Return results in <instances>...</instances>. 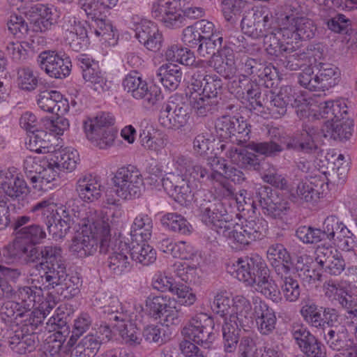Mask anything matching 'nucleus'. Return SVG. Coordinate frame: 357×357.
<instances>
[{
	"mask_svg": "<svg viewBox=\"0 0 357 357\" xmlns=\"http://www.w3.org/2000/svg\"><path fill=\"white\" fill-rule=\"evenodd\" d=\"M315 102L318 104L319 114L323 119H326L329 122L334 121L335 119L342 116H347V109L346 104L341 100H322Z\"/></svg>",
	"mask_w": 357,
	"mask_h": 357,
	"instance_id": "f704fd0d",
	"label": "nucleus"
},
{
	"mask_svg": "<svg viewBox=\"0 0 357 357\" xmlns=\"http://www.w3.org/2000/svg\"><path fill=\"white\" fill-rule=\"evenodd\" d=\"M76 192L83 201L98 200L102 195L100 181L91 174L83 176L77 182Z\"/></svg>",
	"mask_w": 357,
	"mask_h": 357,
	"instance_id": "5701e85b",
	"label": "nucleus"
},
{
	"mask_svg": "<svg viewBox=\"0 0 357 357\" xmlns=\"http://www.w3.org/2000/svg\"><path fill=\"white\" fill-rule=\"evenodd\" d=\"M6 178L3 192L13 199L22 196L24 199L29 192L25 181L18 176H15L11 172L6 173Z\"/></svg>",
	"mask_w": 357,
	"mask_h": 357,
	"instance_id": "79ce46f5",
	"label": "nucleus"
},
{
	"mask_svg": "<svg viewBox=\"0 0 357 357\" xmlns=\"http://www.w3.org/2000/svg\"><path fill=\"white\" fill-rule=\"evenodd\" d=\"M344 320L343 316L341 315L336 309L333 307H324L320 328H322L324 331L345 326L343 323Z\"/></svg>",
	"mask_w": 357,
	"mask_h": 357,
	"instance_id": "13d9d810",
	"label": "nucleus"
},
{
	"mask_svg": "<svg viewBox=\"0 0 357 357\" xmlns=\"http://www.w3.org/2000/svg\"><path fill=\"white\" fill-rule=\"evenodd\" d=\"M80 284L81 281L77 276L68 275L56 293L60 300H70L79 294Z\"/></svg>",
	"mask_w": 357,
	"mask_h": 357,
	"instance_id": "5fc2aeb1",
	"label": "nucleus"
},
{
	"mask_svg": "<svg viewBox=\"0 0 357 357\" xmlns=\"http://www.w3.org/2000/svg\"><path fill=\"white\" fill-rule=\"evenodd\" d=\"M231 268L238 280L250 286L269 273L265 261L257 254L238 258L232 264Z\"/></svg>",
	"mask_w": 357,
	"mask_h": 357,
	"instance_id": "0eeeda50",
	"label": "nucleus"
},
{
	"mask_svg": "<svg viewBox=\"0 0 357 357\" xmlns=\"http://www.w3.org/2000/svg\"><path fill=\"white\" fill-rule=\"evenodd\" d=\"M40 163H42V169L40 172L41 181H45L47 183H50L59 176L61 168L50 154L40 161Z\"/></svg>",
	"mask_w": 357,
	"mask_h": 357,
	"instance_id": "774afa93",
	"label": "nucleus"
},
{
	"mask_svg": "<svg viewBox=\"0 0 357 357\" xmlns=\"http://www.w3.org/2000/svg\"><path fill=\"white\" fill-rule=\"evenodd\" d=\"M182 78L183 73L181 67L172 63L162 65L158 68L155 77L156 81L172 91L178 88Z\"/></svg>",
	"mask_w": 357,
	"mask_h": 357,
	"instance_id": "bb28decb",
	"label": "nucleus"
},
{
	"mask_svg": "<svg viewBox=\"0 0 357 357\" xmlns=\"http://www.w3.org/2000/svg\"><path fill=\"white\" fill-rule=\"evenodd\" d=\"M292 20L300 40H310L316 36L317 27L311 19L305 17H293Z\"/></svg>",
	"mask_w": 357,
	"mask_h": 357,
	"instance_id": "09e8293b",
	"label": "nucleus"
},
{
	"mask_svg": "<svg viewBox=\"0 0 357 357\" xmlns=\"http://www.w3.org/2000/svg\"><path fill=\"white\" fill-rule=\"evenodd\" d=\"M44 328L49 332L55 331V334L61 335V338L68 336L70 333V328L67 325L64 314L53 315L46 322Z\"/></svg>",
	"mask_w": 357,
	"mask_h": 357,
	"instance_id": "69168bd1",
	"label": "nucleus"
},
{
	"mask_svg": "<svg viewBox=\"0 0 357 357\" xmlns=\"http://www.w3.org/2000/svg\"><path fill=\"white\" fill-rule=\"evenodd\" d=\"M62 29L65 40L73 51L79 52L86 47L89 44L88 31L84 24L75 16L65 15Z\"/></svg>",
	"mask_w": 357,
	"mask_h": 357,
	"instance_id": "4468645a",
	"label": "nucleus"
},
{
	"mask_svg": "<svg viewBox=\"0 0 357 357\" xmlns=\"http://www.w3.org/2000/svg\"><path fill=\"white\" fill-rule=\"evenodd\" d=\"M218 227L222 236L236 244V248L250 244L252 241L261 239L266 234L267 222L263 219L245 220L241 225L230 222H220Z\"/></svg>",
	"mask_w": 357,
	"mask_h": 357,
	"instance_id": "7ed1b4c3",
	"label": "nucleus"
},
{
	"mask_svg": "<svg viewBox=\"0 0 357 357\" xmlns=\"http://www.w3.org/2000/svg\"><path fill=\"white\" fill-rule=\"evenodd\" d=\"M116 195L124 200L136 199L141 195L143 178L135 166L120 168L113 178Z\"/></svg>",
	"mask_w": 357,
	"mask_h": 357,
	"instance_id": "39448f33",
	"label": "nucleus"
},
{
	"mask_svg": "<svg viewBox=\"0 0 357 357\" xmlns=\"http://www.w3.org/2000/svg\"><path fill=\"white\" fill-rule=\"evenodd\" d=\"M70 251L83 258L94 255L99 248L100 253H108L110 249V229L103 220L90 222L83 220L75 226Z\"/></svg>",
	"mask_w": 357,
	"mask_h": 357,
	"instance_id": "f257e3e1",
	"label": "nucleus"
},
{
	"mask_svg": "<svg viewBox=\"0 0 357 357\" xmlns=\"http://www.w3.org/2000/svg\"><path fill=\"white\" fill-rule=\"evenodd\" d=\"M165 57L169 61L178 62L185 66H191L195 61L193 52L176 44L168 47L165 52Z\"/></svg>",
	"mask_w": 357,
	"mask_h": 357,
	"instance_id": "a18cd8bd",
	"label": "nucleus"
},
{
	"mask_svg": "<svg viewBox=\"0 0 357 357\" xmlns=\"http://www.w3.org/2000/svg\"><path fill=\"white\" fill-rule=\"evenodd\" d=\"M123 85L124 89L130 93L134 98L143 100L148 105H154L162 98L160 89L155 86L149 88L147 83L142 80L137 72L127 75Z\"/></svg>",
	"mask_w": 357,
	"mask_h": 357,
	"instance_id": "1a4fd4ad",
	"label": "nucleus"
},
{
	"mask_svg": "<svg viewBox=\"0 0 357 357\" xmlns=\"http://www.w3.org/2000/svg\"><path fill=\"white\" fill-rule=\"evenodd\" d=\"M63 217L65 219L60 218L56 221L54 218V215L51 216H47L46 225L50 235L52 236V238L55 241L63 238L66 236L71 227V220L69 215H64L66 211H63Z\"/></svg>",
	"mask_w": 357,
	"mask_h": 357,
	"instance_id": "a19ab883",
	"label": "nucleus"
},
{
	"mask_svg": "<svg viewBox=\"0 0 357 357\" xmlns=\"http://www.w3.org/2000/svg\"><path fill=\"white\" fill-rule=\"evenodd\" d=\"M235 206L237 208L238 211L243 213V215H245L244 213L245 208L244 205L251 207L255 213V210L257 209V206L261 208L262 211L264 214H266L274 218H280L282 215L285 214L289 208L287 206L288 202H234Z\"/></svg>",
	"mask_w": 357,
	"mask_h": 357,
	"instance_id": "2f4dec72",
	"label": "nucleus"
},
{
	"mask_svg": "<svg viewBox=\"0 0 357 357\" xmlns=\"http://www.w3.org/2000/svg\"><path fill=\"white\" fill-rule=\"evenodd\" d=\"M209 66L225 78H230L235 73V57L231 49L224 47L213 54L208 61Z\"/></svg>",
	"mask_w": 357,
	"mask_h": 357,
	"instance_id": "412c9836",
	"label": "nucleus"
},
{
	"mask_svg": "<svg viewBox=\"0 0 357 357\" xmlns=\"http://www.w3.org/2000/svg\"><path fill=\"white\" fill-rule=\"evenodd\" d=\"M254 317L259 333L263 335L273 333L275 328L277 318L274 310L263 301L256 303Z\"/></svg>",
	"mask_w": 357,
	"mask_h": 357,
	"instance_id": "4be33fe9",
	"label": "nucleus"
},
{
	"mask_svg": "<svg viewBox=\"0 0 357 357\" xmlns=\"http://www.w3.org/2000/svg\"><path fill=\"white\" fill-rule=\"evenodd\" d=\"M50 155L61 169H66L69 172L73 171L79 161L77 151L70 148L56 149L54 153Z\"/></svg>",
	"mask_w": 357,
	"mask_h": 357,
	"instance_id": "58836bf2",
	"label": "nucleus"
},
{
	"mask_svg": "<svg viewBox=\"0 0 357 357\" xmlns=\"http://www.w3.org/2000/svg\"><path fill=\"white\" fill-rule=\"evenodd\" d=\"M96 305L102 310V313L109 321H128L129 314L119 298L107 293L98 294L96 298Z\"/></svg>",
	"mask_w": 357,
	"mask_h": 357,
	"instance_id": "2eb2a0df",
	"label": "nucleus"
},
{
	"mask_svg": "<svg viewBox=\"0 0 357 357\" xmlns=\"http://www.w3.org/2000/svg\"><path fill=\"white\" fill-rule=\"evenodd\" d=\"M253 286L257 291L273 302L279 303L282 300L280 290L275 281L270 278L269 273L256 282Z\"/></svg>",
	"mask_w": 357,
	"mask_h": 357,
	"instance_id": "de8ad7c7",
	"label": "nucleus"
},
{
	"mask_svg": "<svg viewBox=\"0 0 357 357\" xmlns=\"http://www.w3.org/2000/svg\"><path fill=\"white\" fill-rule=\"evenodd\" d=\"M83 78L88 86L98 93H104L110 88V83L107 82L98 67L94 70H87Z\"/></svg>",
	"mask_w": 357,
	"mask_h": 357,
	"instance_id": "3c124183",
	"label": "nucleus"
},
{
	"mask_svg": "<svg viewBox=\"0 0 357 357\" xmlns=\"http://www.w3.org/2000/svg\"><path fill=\"white\" fill-rule=\"evenodd\" d=\"M131 259L136 263L148 266L156 259V252L146 243L131 241L130 244Z\"/></svg>",
	"mask_w": 357,
	"mask_h": 357,
	"instance_id": "e433bc0d",
	"label": "nucleus"
},
{
	"mask_svg": "<svg viewBox=\"0 0 357 357\" xmlns=\"http://www.w3.org/2000/svg\"><path fill=\"white\" fill-rule=\"evenodd\" d=\"M280 293L287 301L296 302L298 300L301 288L296 279L291 276H285L280 284Z\"/></svg>",
	"mask_w": 357,
	"mask_h": 357,
	"instance_id": "bf43d9fd",
	"label": "nucleus"
},
{
	"mask_svg": "<svg viewBox=\"0 0 357 357\" xmlns=\"http://www.w3.org/2000/svg\"><path fill=\"white\" fill-rule=\"evenodd\" d=\"M90 30L102 43L114 45L118 38L117 30L112 22L102 16L92 21Z\"/></svg>",
	"mask_w": 357,
	"mask_h": 357,
	"instance_id": "c756f323",
	"label": "nucleus"
},
{
	"mask_svg": "<svg viewBox=\"0 0 357 357\" xmlns=\"http://www.w3.org/2000/svg\"><path fill=\"white\" fill-rule=\"evenodd\" d=\"M29 137V142L26 144L31 151L38 153H48L50 155L52 154L56 149V147L52 144H50L51 138L52 137V134L48 133L45 130H36V132L30 134Z\"/></svg>",
	"mask_w": 357,
	"mask_h": 357,
	"instance_id": "c9c22d12",
	"label": "nucleus"
},
{
	"mask_svg": "<svg viewBox=\"0 0 357 357\" xmlns=\"http://www.w3.org/2000/svg\"><path fill=\"white\" fill-rule=\"evenodd\" d=\"M119 331L120 335L125 342L130 346L140 344L141 338L139 337L138 329L130 321H121L114 325Z\"/></svg>",
	"mask_w": 357,
	"mask_h": 357,
	"instance_id": "4d7b16f0",
	"label": "nucleus"
},
{
	"mask_svg": "<svg viewBox=\"0 0 357 357\" xmlns=\"http://www.w3.org/2000/svg\"><path fill=\"white\" fill-rule=\"evenodd\" d=\"M188 105L180 96H172L160 111L159 123L167 129H178L184 126L188 119Z\"/></svg>",
	"mask_w": 357,
	"mask_h": 357,
	"instance_id": "6e6552de",
	"label": "nucleus"
},
{
	"mask_svg": "<svg viewBox=\"0 0 357 357\" xmlns=\"http://www.w3.org/2000/svg\"><path fill=\"white\" fill-rule=\"evenodd\" d=\"M208 205L202 204L200 206V211L202 220L206 225L211 227L218 234L220 230L218 227L220 222H230L228 220V211L227 206L231 207L230 202H208Z\"/></svg>",
	"mask_w": 357,
	"mask_h": 357,
	"instance_id": "a211bd4d",
	"label": "nucleus"
},
{
	"mask_svg": "<svg viewBox=\"0 0 357 357\" xmlns=\"http://www.w3.org/2000/svg\"><path fill=\"white\" fill-rule=\"evenodd\" d=\"M70 251L83 258L94 255L99 248L100 253H108L110 249V229L103 220L90 222L83 220L75 226Z\"/></svg>",
	"mask_w": 357,
	"mask_h": 357,
	"instance_id": "f03ea898",
	"label": "nucleus"
},
{
	"mask_svg": "<svg viewBox=\"0 0 357 357\" xmlns=\"http://www.w3.org/2000/svg\"><path fill=\"white\" fill-rule=\"evenodd\" d=\"M141 144L146 149L158 153L165 147L167 143L165 137L152 136L149 131L145 130L139 134Z\"/></svg>",
	"mask_w": 357,
	"mask_h": 357,
	"instance_id": "338daca9",
	"label": "nucleus"
},
{
	"mask_svg": "<svg viewBox=\"0 0 357 357\" xmlns=\"http://www.w3.org/2000/svg\"><path fill=\"white\" fill-rule=\"evenodd\" d=\"M272 16L264 8L249 11L241 20L245 34L257 39L264 37L271 29Z\"/></svg>",
	"mask_w": 357,
	"mask_h": 357,
	"instance_id": "9b49d317",
	"label": "nucleus"
},
{
	"mask_svg": "<svg viewBox=\"0 0 357 357\" xmlns=\"http://www.w3.org/2000/svg\"><path fill=\"white\" fill-rule=\"evenodd\" d=\"M271 139L262 142H250L248 147L252 151L266 157H275L283 151V147L278 141L279 131L273 128L269 130Z\"/></svg>",
	"mask_w": 357,
	"mask_h": 357,
	"instance_id": "473e14b6",
	"label": "nucleus"
},
{
	"mask_svg": "<svg viewBox=\"0 0 357 357\" xmlns=\"http://www.w3.org/2000/svg\"><path fill=\"white\" fill-rule=\"evenodd\" d=\"M108 266L116 275L128 272L131 265L128 257L122 252L114 251L108 258Z\"/></svg>",
	"mask_w": 357,
	"mask_h": 357,
	"instance_id": "052dcab7",
	"label": "nucleus"
},
{
	"mask_svg": "<svg viewBox=\"0 0 357 357\" xmlns=\"http://www.w3.org/2000/svg\"><path fill=\"white\" fill-rule=\"evenodd\" d=\"M315 261L331 275H338L345 268L344 260L338 251L333 248L319 246L316 250Z\"/></svg>",
	"mask_w": 357,
	"mask_h": 357,
	"instance_id": "f3484780",
	"label": "nucleus"
},
{
	"mask_svg": "<svg viewBox=\"0 0 357 357\" xmlns=\"http://www.w3.org/2000/svg\"><path fill=\"white\" fill-rule=\"evenodd\" d=\"M39 282L45 290H54L56 292L68 275L66 264L40 268Z\"/></svg>",
	"mask_w": 357,
	"mask_h": 357,
	"instance_id": "393cba45",
	"label": "nucleus"
},
{
	"mask_svg": "<svg viewBox=\"0 0 357 357\" xmlns=\"http://www.w3.org/2000/svg\"><path fill=\"white\" fill-rule=\"evenodd\" d=\"M222 41L223 38L220 35H215L209 38L204 37L197 47V52L202 57H206L209 54L213 55L222 49Z\"/></svg>",
	"mask_w": 357,
	"mask_h": 357,
	"instance_id": "680f3d73",
	"label": "nucleus"
},
{
	"mask_svg": "<svg viewBox=\"0 0 357 357\" xmlns=\"http://www.w3.org/2000/svg\"><path fill=\"white\" fill-rule=\"evenodd\" d=\"M264 38L266 52L270 56L278 57L284 52H291L295 48V47L284 45L274 29L270 31Z\"/></svg>",
	"mask_w": 357,
	"mask_h": 357,
	"instance_id": "c03bdc74",
	"label": "nucleus"
},
{
	"mask_svg": "<svg viewBox=\"0 0 357 357\" xmlns=\"http://www.w3.org/2000/svg\"><path fill=\"white\" fill-rule=\"evenodd\" d=\"M158 248L162 252L175 258L188 259L192 255V248L184 241L175 243L172 239L165 238L158 242Z\"/></svg>",
	"mask_w": 357,
	"mask_h": 357,
	"instance_id": "72a5a7b5",
	"label": "nucleus"
},
{
	"mask_svg": "<svg viewBox=\"0 0 357 357\" xmlns=\"http://www.w3.org/2000/svg\"><path fill=\"white\" fill-rule=\"evenodd\" d=\"M62 248L56 245L49 244L34 246L29 244V265H34L37 271L49 266L64 264Z\"/></svg>",
	"mask_w": 357,
	"mask_h": 357,
	"instance_id": "9d476101",
	"label": "nucleus"
},
{
	"mask_svg": "<svg viewBox=\"0 0 357 357\" xmlns=\"http://www.w3.org/2000/svg\"><path fill=\"white\" fill-rule=\"evenodd\" d=\"M291 86H282L276 95L271 93L269 99L265 100V108L275 119L280 118L287 112V107L289 100L288 95H291Z\"/></svg>",
	"mask_w": 357,
	"mask_h": 357,
	"instance_id": "cd10ccee",
	"label": "nucleus"
},
{
	"mask_svg": "<svg viewBox=\"0 0 357 357\" xmlns=\"http://www.w3.org/2000/svg\"><path fill=\"white\" fill-rule=\"evenodd\" d=\"M234 308L235 312L230 314L228 321L244 330L250 328L255 319L250 302L243 296H236L234 298Z\"/></svg>",
	"mask_w": 357,
	"mask_h": 357,
	"instance_id": "aec40b11",
	"label": "nucleus"
},
{
	"mask_svg": "<svg viewBox=\"0 0 357 357\" xmlns=\"http://www.w3.org/2000/svg\"><path fill=\"white\" fill-rule=\"evenodd\" d=\"M323 332L327 345L334 351L348 350L352 345L346 326Z\"/></svg>",
	"mask_w": 357,
	"mask_h": 357,
	"instance_id": "7c9ffc66",
	"label": "nucleus"
},
{
	"mask_svg": "<svg viewBox=\"0 0 357 357\" xmlns=\"http://www.w3.org/2000/svg\"><path fill=\"white\" fill-rule=\"evenodd\" d=\"M250 125L243 118H236L235 126L232 129L230 141L237 144H244L250 139Z\"/></svg>",
	"mask_w": 357,
	"mask_h": 357,
	"instance_id": "0e129e2a",
	"label": "nucleus"
},
{
	"mask_svg": "<svg viewBox=\"0 0 357 357\" xmlns=\"http://www.w3.org/2000/svg\"><path fill=\"white\" fill-rule=\"evenodd\" d=\"M152 15L172 29L180 27L185 20L176 0H158L153 4Z\"/></svg>",
	"mask_w": 357,
	"mask_h": 357,
	"instance_id": "ddd939ff",
	"label": "nucleus"
},
{
	"mask_svg": "<svg viewBox=\"0 0 357 357\" xmlns=\"http://www.w3.org/2000/svg\"><path fill=\"white\" fill-rule=\"evenodd\" d=\"M319 129L310 126H305L300 136V151L305 153H315L320 151L316 143L319 136Z\"/></svg>",
	"mask_w": 357,
	"mask_h": 357,
	"instance_id": "37998d69",
	"label": "nucleus"
},
{
	"mask_svg": "<svg viewBox=\"0 0 357 357\" xmlns=\"http://www.w3.org/2000/svg\"><path fill=\"white\" fill-rule=\"evenodd\" d=\"M37 103L44 112L56 115L64 114L69 110L68 101L57 91H41L38 95Z\"/></svg>",
	"mask_w": 357,
	"mask_h": 357,
	"instance_id": "6ab92c4d",
	"label": "nucleus"
},
{
	"mask_svg": "<svg viewBox=\"0 0 357 357\" xmlns=\"http://www.w3.org/2000/svg\"><path fill=\"white\" fill-rule=\"evenodd\" d=\"M353 121L347 116L343 115L334 121H326L321 129L325 137L335 140L348 139L351 135Z\"/></svg>",
	"mask_w": 357,
	"mask_h": 357,
	"instance_id": "b1692460",
	"label": "nucleus"
},
{
	"mask_svg": "<svg viewBox=\"0 0 357 357\" xmlns=\"http://www.w3.org/2000/svg\"><path fill=\"white\" fill-rule=\"evenodd\" d=\"M29 244H23L15 240L0 250V264H12L18 259H23L24 264L29 265Z\"/></svg>",
	"mask_w": 357,
	"mask_h": 357,
	"instance_id": "a878e982",
	"label": "nucleus"
},
{
	"mask_svg": "<svg viewBox=\"0 0 357 357\" xmlns=\"http://www.w3.org/2000/svg\"><path fill=\"white\" fill-rule=\"evenodd\" d=\"M295 269L303 282L312 284L321 280V275L314 268H311L309 265L305 264L302 257H298Z\"/></svg>",
	"mask_w": 357,
	"mask_h": 357,
	"instance_id": "e2e57ef3",
	"label": "nucleus"
},
{
	"mask_svg": "<svg viewBox=\"0 0 357 357\" xmlns=\"http://www.w3.org/2000/svg\"><path fill=\"white\" fill-rule=\"evenodd\" d=\"M15 239L23 244H32L36 246L37 244L45 238L46 233L38 225H31L27 227H22V229L15 233Z\"/></svg>",
	"mask_w": 357,
	"mask_h": 357,
	"instance_id": "ea45409f",
	"label": "nucleus"
},
{
	"mask_svg": "<svg viewBox=\"0 0 357 357\" xmlns=\"http://www.w3.org/2000/svg\"><path fill=\"white\" fill-rule=\"evenodd\" d=\"M36 298V287L20 286L16 289L15 299L27 312L34 307Z\"/></svg>",
	"mask_w": 357,
	"mask_h": 357,
	"instance_id": "603ef678",
	"label": "nucleus"
},
{
	"mask_svg": "<svg viewBox=\"0 0 357 357\" xmlns=\"http://www.w3.org/2000/svg\"><path fill=\"white\" fill-rule=\"evenodd\" d=\"M41 70L50 77L63 79L70 75L72 63L68 56L59 55L54 51H44L37 59Z\"/></svg>",
	"mask_w": 357,
	"mask_h": 357,
	"instance_id": "f8f14e48",
	"label": "nucleus"
},
{
	"mask_svg": "<svg viewBox=\"0 0 357 357\" xmlns=\"http://www.w3.org/2000/svg\"><path fill=\"white\" fill-rule=\"evenodd\" d=\"M324 307H319L312 301H307L302 306L300 312L304 320L311 326L315 328L321 327L322 321L321 312H323Z\"/></svg>",
	"mask_w": 357,
	"mask_h": 357,
	"instance_id": "864d4df0",
	"label": "nucleus"
},
{
	"mask_svg": "<svg viewBox=\"0 0 357 357\" xmlns=\"http://www.w3.org/2000/svg\"><path fill=\"white\" fill-rule=\"evenodd\" d=\"M224 351L226 353H234L239 342L240 329L236 324H232L225 318L222 327Z\"/></svg>",
	"mask_w": 357,
	"mask_h": 357,
	"instance_id": "49530a36",
	"label": "nucleus"
},
{
	"mask_svg": "<svg viewBox=\"0 0 357 357\" xmlns=\"http://www.w3.org/2000/svg\"><path fill=\"white\" fill-rule=\"evenodd\" d=\"M186 174L178 172H169L162 179V186L174 201H187L191 197V190L186 178Z\"/></svg>",
	"mask_w": 357,
	"mask_h": 357,
	"instance_id": "dca6fc26",
	"label": "nucleus"
},
{
	"mask_svg": "<svg viewBox=\"0 0 357 357\" xmlns=\"http://www.w3.org/2000/svg\"><path fill=\"white\" fill-rule=\"evenodd\" d=\"M114 119L109 114L101 113L93 119L84 122V130L89 140L99 149L110 147L116 137V131L111 128Z\"/></svg>",
	"mask_w": 357,
	"mask_h": 357,
	"instance_id": "20e7f679",
	"label": "nucleus"
},
{
	"mask_svg": "<svg viewBox=\"0 0 357 357\" xmlns=\"http://www.w3.org/2000/svg\"><path fill=\"white\" fill-rule=\"evenodd\" d=\"M213 319L205 313H199L193 317L182 330V334L191 342L206 349L211 347L215 335Z\"/></svg>",
	"mask_w": 357,
	"mask_h": 357,
	"instance_id": "423d86ee",
	"label": "nucleus"
},
{
	"mask_svg": "<svg viewBox=\"0 0 357 357\" xmlns=\"http://www.w3.org/2000/svg\"><path fill=\"white\" fill-rule=\"evenodd\" d=\"M169 304H176L175 300L162 296H149L146 301L147 311L155 319L162 317Z\"/></svg>",
	"mask_w": 357,
	"mask_h": 357,
	"instance_id": "8fccbe9b",
	"label": "nucleus"
},
{
	"mask_svg": "<svg viewBox=\"0 0 357 357\" xmlns=\"http://www.w3.org/2000/svg\"><path fill=\"white\" fill-rule=\"evenodd\" d=\"M190 100L192 109L198 116H207L218 109L219 100H215L207 96L204 97L200 93L190 95Z\"/></svg>",
	"mask_w": 357,
	"mask_h": 357,
	"instance_id": "4c0bfd02",
	"label": "nucleus"
},
{
	"mask_svg": "<svg viewBox=\"0 0 357 357\" xmlns=\"http://www.w3.org/2000/svg\"><path fill=\"white\" fill-rule=\"evenodd\" d=\"M161 222L163 226L174 232L186 234L190 231L187 220L181 215L176 213L165 215L161 219Z\"/></svg>",
	"mask_w": 357,
	"mask_h": 357,
	"instance_id": "6e6d98bb",
	"label": "nucleus"
},
{
	"mask_svg": "<svg viewBox=\"0 0 357 357\" xmlns=\"http://www.w3.org/2000/svg\"><path fill=\"white\" fill-rule=\"evenodd\" d=\"M317 73L319 90L325 91L336 86L340 81V69L333 64L319 62Z\"/></svg>",
	"mask_w": 357,
	"mask_h": 357,
	"instance_id": "c85d7f7f",
	"label": "nucleus"
}]
</instances>
